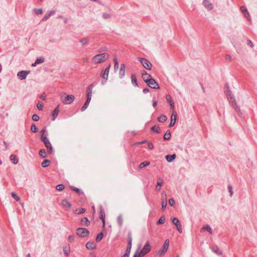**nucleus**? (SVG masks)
<instances>
[{
    "mask_svg": "<svg viewBox=\"0 0 257 257\" xmlns=\"http://www.w3.org/2000/svg\"><path fill=\"white\" fill-rule=\"evenodd\" d=\"M226 95L230 104H231L234 109L238 113V115H240L241 112L240 107L237 105L235 99L233 97V95L231 94V92L230 90H228L227 91Z\"/></svg>",
    "mask_w": 257,
    "mask_h": 257,
    "instance_id": "obj_1",
    "label": "nucleus"
},
{
    "mask_svg": "<svg viewBox=\"0 0 257 257\" xmlns=\"http://www.w3.org/2000/svg\"><path fill=\"white\" fill-rule=\"evenodd\" d=\"M93 87V85L92 84H91L89 85L86 89V94H87V99L83 105V106L81 107V111L85 110L88 107L89 102L91 99V96H92V89Z\"/></svg>",
    "mask_w": 257,
    "mask_h": 257,
    "instance_id": "obj_2",
    "label": "nucleus"
},
{
    "mask_svg": "<svg viewBox=\"0 0 257 257\" xmlns=\"http://www.w3.org/2000/svg\"><path fill=\"white\" fill-rule=\"evenodd\" d=\"M108 58V54L106 53L97 54L92 58L94 64H97L105 61Z\"/></svg>",
    "mask_w": 257,
    "mask_h": 257,
    "instance_id": "obj_3",
    "label": "nucleus"
},
{
    "mask_svg": "<svg viewBox=\"0 0 257 257\" xmlns=\"http://www.w3.org/2000/svg\"><path fill=\"white\" fill-rule=\"evenodd\" d=\"M41 141L44 143L45 147L47 148L48 153L52 154L53 152V147L47 137L42 136Z\"/></svg>",
    "mask_w": 257,
    "mask_h": 257,
    "instance_id": "obj_4",
    "label": "nucleus"
},
{
    "mask_svg": "<svg viewBox=\"0 0 257 257\" xmlns=\"http://www.w3.org/2000/svg\"><path fill=\"white\" fill-rule=\"evenodd\" d=\"M138 59L145 69L148 70L151 69L153 65L147 59L140 57L138 58Z\"/></svg>",
    "mask_w": 257,
    "mask_h": 257,
    "instance_id": "obj_5",
    "label": "nucleus"
},
{
    "mask_svg": "<svg viewBox=\"0 0 257 257\" xmlns=\"http://www.w3.org/2000/svg\"><path fill=\"white\" fill-rule=\"evenodd\" d=\"M110 66H111V65H110V64H109V65L108 66V67L105 69L104 71L101 72V76L103 79V80H102L101 82L102 84H104L106 82V80L108 79V73H109Z\"/></svg>",
    "mask_w": 257,
    "mask_h": 257,
    "instance_id": "obj_6",
    "label": "nucleus"
},
{
    "mask_svg": "<svg viewBox=\"0 0 257 257\" xmlns=\"http://www.w3.org/2000/svg\"><path fill=\"white\" fill-rule=\"evenodd\" d=\"M169 239H166L164 243L163 248H161L158 251V254L160 255H162L164 254L167 251V250L168 248V247H169Z\"/></svg>",
    "mask_w": 257,
    "mask_h": 257,
    "instance_id": "obj_7",
    "label": "nucleus"
},
{
    "mask_svg": "<svg viewBox=\"0 0 257 257\" xmlns=\"http://www.w3.org/2000/svg\"><path fill=\"white\" fill-rule=\"evenodd\" d=\"M148 86L153 89H159L160 86L158 83L156 81V80L152 78L147 83Z\"/></svg>",
    "mask_w": 257,
    "mask_h": 257,
    "instance_id": "obj_8",
    "label": "nucleus"
},
{
    "mask_svg": "<svg viewBox=\"0 0 257 257\" xmlns=\"http://www.w3.org/2000/svg\"><path fill=\"white\" fill-rule=\"evenodd\" d=\"M75 97L73 95H67L62 100L64 104H71L74 100Z\"/></svg>",
    "mask_w": 257,
    "mask_h": 257,
    "instance_id": "obj_9",
    "label": "nucleus"
},
{
    "mask_svg": "<svg viewBox=\"0 0 257 257\" xmlns=\"http://www.w3.org/2000/svg\"><path fill=\"white\" fill-rule=\"evenodd\" d=\"M177 117V113L174 112L171 117V122L169 125V127H171L174 126L176 123V119Z\"/></svg>",
    "mask_w": 257,
    "mask_h": 257,
    "instance_id": "obj_10",
    "label": "nucleus"
},
{
    "mask_svg": "<svg viewBox=\"0 0 257 257\" xmlns=\"http://www.w3.org/2000/svg\"><path fill=\"white\" fill-rule=\"evenodd\" d=\"M142 75L143 80L146 83L150 80V79H151L152 78L151 75L147 73L144 70L142 72Z\"/></svg>",
    "mask_w": 257,
    "mask_h": 257,
    "instance_id": "obj_11",
    "label": "nucleus"
},
{
    "mask_svg": "<svg viewBox=\"0 0 257 257\" xmlns=\"http://www.w3.org/2000/svg\"><path fill=\"white\" fill-rule=\"evenodd\" d=\"M29 72L26 71H21L18 73L17 76L21 80L25 79Z\"/></svg>",
    "mask_w": 257,
    "mask_h": 257,
    "instance_id": "obj_12",
    "label": "nucleus"
},
{
    "mask_svg": "<svg viewBox=\"0 0 257 257\" xmlns=\"http://www.w3.org/2000/svg\"><path fill=\"white\" fill-rule=\"evenodd\" d=\"M202 4L208 10H211L213 8L212 4L209 0H204Z\"/></svg>",
    "mask_w": 257,
    "mask_h": 257,
    "instance_id": "obj_13",
    "label": "nucleus"
},
{
    "mask_svg": "<svg viewBox=\"0 0 257 257\" xmlns=\"http://www.w3.org/2000/svg\"><path fill=\"white\" fill-rule=\"evenodd\" d=\"M151 250V246L150 243L149 241H148L145 244L144 246L143 247V249H142V251L145 253H147L149 252Z\"/></svg>",
    "mask_w": 257,
    "mask_h": 257,
    "instance_id": "obj_14",
    "label": "nucleus"
},
{
    "mask_svg": "<svg viewBox=\"0 0 257 257\" xmlns=\"http://www.w3.org/2000/svg\"><path fill=\"white\" fill-rule=\"evenodd\" d=\"M127 240H128V245L126 248L131 249L132 246V233L131 232H129L127 234Z\"/></svg>",
    "mask_w": 257,
    "mask_h": 257,
    "instance_id": "obj_15",
    "label": "nucleus"
},
{
    "mask_svg": "<svg viewBox=\"0 0 257 257\" xmlns=\"http://www.w3.org/2000/svg\"><path fill=\"white\" fill-rule=\"evenodd\" d=\"M206 231H208L210 234H213L212 229L209 225H206V226L202 227L200 230L201 232Z\"/></svg>",
    "mask_w": 257,
    "mask_h": 257,
    "instance_id": "obj_16",
    "label": "nucleus"
},
{
    "mask_svg": "<svg viewBox=\"0 0 257 257\" xmlns=\"http://www.w3.org/2000/svg\"><path fill=\"white\" fill-rule=\"evenodd\" d=\"M105 212L102 207L100 208V218L102 220L103 222V227H104L105 225Z\"/></svg>",
    "mask_w": 257,
    "mask_h": 257,
    "instance_id": "obj_17",
    "label": "nucleus"
},
{
    "mask_svg": "<svg viewBox=\"0 0 257 257\" xmlns=\"http://www.w3.org/2000/svg\"><path fill=\"white\" fill-rule=\"evenodd\" d=\"M56 13V11L52 10L50 11L48 13L45 14V15L44 16L43 18L42 19V21H45L53 15H54Z\"/></svg>",
    "mask_w": 257,
    "mask_h": 257,
    "instance_id": "obj_18",
    "label": "nucleus"
},
{
    "mask_svg": "<svg viewBox=\"0 0 257 257\" xmlns=\"http://www.w3.org/2000/svg\"><path fill=\"white\" fill-rule=\"evenodd\" d=\"M59 105H58L52 112V120H54L56 117L58 116L59 112Z\"/></svg>",
    "mask_w": 257,
    "mask_h": 257,
    "instance_id": "obj_19",
    "label": "nucleus"
},
{
    "mask_svg": "<svg viewBox=\"0 0 257 257\" xmlns=\"http://www.w3.org/2000/svg\"><path fill=\"white\" fill-rule=\"evenodd\" d=\"M96 247V244L94 242H88L86 244V247L88 249H93Z\"/></svg>",
    "mask_w": 257,
    "mask_h": 257,
    "instance_id": "obj_20",
    "label": "nucleus"
},
{
    "mask_svg": "<svg viewBox=\"0 0 257 257\" xmlns=\"http://www.w3.org/2000/svg\"><path fill=\"white\" fill-rule=\"evenodd\" d=\"M140 248L139 247L135 252L134 257H143L146 253L140 250Z\"/></svg>",
    "mask_w": 257,
    "mask_h": 257,
    "instance_id": "obj_21",
    "label": "nucleus"
},
{
    "mask_svg": "<svg viewBox=\"0 0 257 257\" xmlns=\"http://www.w3.org/2000/svg\"><path fill=\"white\" fill-rule=\"evenodd\" d=\"M212 251L218 255L222 254V251L219 249L217 246H214L212 247Z\"/></svg>",
    "mask_w": 257,
    "mask_h": 257,
    "instance_id": "obj_22",
    "label": "nucleus"
},
{
    "mask_svg": "<svg viewBox=\"0 0 257 257\" xmlns=\"http://www.w3.org/2000/svg\"><path fill=\"white\" fill-rule=\"evenodd\" d=\"M90 224V222L87 217H84L81 218V225H85L86 226H88Z\"/></svg>",
    "mask_w": 257,
    "mask_h": 257,
    "instance_id": "obj_23",
    "label": "nucleus"
},
{
    "mask_svg": "<svg viewBox=\"0 0 257 257\" xmlns=\"http://www.w3.org/2000/svg\"><path fill=\"white\" fill-rule=\"evenodd\" d=\"M62 205L66 209H69L71 207V204L68 202L67 200L66 199L62 200Z\"/></svg>",
    "mask_w": 257,
    "mask_h": 257,
    "instance_id": "obj_24",
    "label": "nucleus"
},
{
    "mask_svg": "<svg viewBox=\"0 0 257 257\" xmlns=\"http://www.w3.org/2000/svg\"><path fill=\"white\" fill-rule=\"evenodd\" d=\"M89 234V231L87 229L81 227V237H86Z\"/></svg>",
    "mask_w": 257,
    "mask_h": 257,
    "instance_id": "obj_25",
    "label": "nucleus"
},
{
    "mask_svg": "<svg viewBox=\"0 0 257 257\" xmlns=\"http://www.w3.org/2000/svg\"><path fill=\"white\" fill-rule=\"evenodd\" d=\"M176 156L175 154L167 155L166 156V159L168 162H171L175 159Z\"/></svg>",
    "mask_w": 257,
    "mask_h": 257,
    "instance_id": "obj_26",
    "label": "nucleus"
},
{
    "mask_svg": "<svg viewBox=\"0 0 257 257\" xmlns=\"http://www.w3.org/2000/svg\"><path fill=\"white\" fill-rule=\"evenodd\" d=\"M10 160L13 162L14 164H17L19 162L18 158L15 155H12L10 156Z\"/></svg>",
    "mask_w": 257,
    "mask_h": 257,
    "instance_id": "obj_27",
    "label": "nucleus"
},
{
    "mask_svg": "<svg viewBox=\"0 0 257 257\" xmlns=\"http://www.w3.org/2000/svg\"><path fill=\"white\" fill-rule=\"evenodd\" d=\"M166 98H167V100L168 101V102H169L170 103V105L171 106V108L172 109H174V103L172 101V99L171 98V97L169 95H167V96H166Z\"/></svg>",
    "mask_w": 257,
    "mask_h": 257,
    "instance_id": "obj_28",
    "label": "nucleus"
},
{
    "mask_svg": "<svg viewBox=\"0 0 257 257\" xmlns=\"http://www.w3.org/2000/svg\"><path fill=\"white\" fill-rule=\"evenodd\" d=\"M132 83L134 86H138L137 79L135 74H132L131 76Z\"/></svg>",
    "mask_w": 257,
    "mask_h": 257,
    "instance_id": "obj_29",
    "label": "nucleus"
},
{
    "mask_svg": "<svg viewBox=\"0 0 257 257\" xmlns=\"http://www.w3.org/2000/svg\"><path fill=\"white\" fill-rule=\"evenodd\" d=\"M171 132H170V130H168L165 134L163 138H164V140H168L171 138Z\"/></svg>",
    "mask_w": 257,
    "mask_h": 257,
    "instance_id": "obj_30",
    "label": "nucleus"
},
{
    "mask_svg": "<svg viewBox=\"0 0 257 257\" xmlns=\"http://www.w3.org/2000/svg\"><path fill=\"white\" fill-rule=\"evenodd\" d=\"M117 222L118 224L119 225V227H121L123 224V218L122 217V215L120 214L119 215L117 218Z\"/></svg>",
    "mask_w": 257,
    "mask_h": 257,
    "instance_id": "obj_31",
    "label": "nucleus"
},
{
    "mask_svg": "<svg viewBox=\"0 0 257 257\" xmlns=\"http://www.w3.org/2000/svg\"><path fill=\"white\" fill-rule=\"evenodd\" d=\"M63 251L64 254L67 256L69 255L70 251V248L69 246L63 247Z\"/></svg>",
    "mask_w": 257,
    "mask_h": 257,
    "instance_id": "obj_32",
    "label": "nucleus"
},
{
    "mask_svg": "<svg viewBox=\"0 0 257 257\" xmlns=\"http://www.w3.org/2000/svg\"><path fill=\"white\" fill-rule=\"evenodd\" d=\"M158 120L160 122H164L167 119L166 116L164 115H161L158 118Z\"/></svg>",
    "mask_w": 257,
    "mask_h": 257,
    "instance_id": "obj_33",
    "label": "nucleus"
},
{
    "mask_svg": "<svg viewBox=\"0 0 257 257\" xmlns=\"http://www.w3.org/2000/svg\"><path fill=\"white\" fill-rule=\"evenodd\" d=\"M150 163L149 161H144L140 164V165H139V168L142 169L146 166H148V165H150Z\"/></svg>",
    "mask_w": 257,
    "mask_h": 257,
    "instance_id": "obj_34",
    "label": "nucleus"
},
{
    "mask_svg": "<svg viewBox=\"0 0 257 257\" xmlns=\"http://www.w3.org/2000/svg\"><path fill=\"white\" fill-rule=\"evenodd\" d=\"M50 164V161L49 160H45L42 163L41 165L43 167L45 168L48 167Z\"/></svg>",
    "mask_w": 257,
    "mask_h": 257,
    "instance_id": "obj_35",
    "label": "nucleus"
},
{
    "mask_svg": "<svg viewBox=\"0 0 257 257\" xmlns=\"http://www.w3.org/2000/svg\"><path fill=\"white\" fill-rule=\"evenodd\" d=\"M172 223L174 225H175L176 226H178V225L181 224L180 220L177 218H176V217H174L172 219Z\"/></svg>",
    "mask_w": 257,
    "mask_h": 257,
    "instance_id": "obj_36",
    "label": "nucleus"
},
{
    "mask_svg": "<svg viewBox=\"0 0 257 257\" xmlns=\"http://www.w3.org/2000/svg\"><path fill=\"white\" fill-rule=\"evenodd\" d=\"M151 130L153 132H156V133H158V134H160L161 133V132H160V131L159 130V126L156 125H155L154 126H153L151 128Z\"/></svg>",
    "mask_w": 257,
    "mask_h": 257,
    "instance_id": "obj_37",
    "label": "nucleus"
},
{
    "mask_svg": "<svg viewBox=\"0 0 257 257\" xmlns=\"http://www.w3.org/2000/svg\"><path fill=\"white\" fill-rule=\"evenodd\" d=\"M114 62V70H116L118 69L119 64L117 60V58L115 56L113 58Z\"/></svg>",
    "mask_w": 257,
    "mask_h": 257,
    "instance_id": "obj_38",
    "label": "nucleus"
},
{
    "mask_svg": "<svg viewBox=\"0 0 257 257\" xmlns=\"http://www.w3.org/2000/svg\"><path fill=\"white\" fill-rule=\"evenodd\" d=\"M103 237V232H100L96 236V241L97 242L100 241L102 239Z\"/></svg>",
    "mask_w": 257,
    "mask_h": 257,
    "instance_id": "obj_39",
    "label": "nucleus"
},
{
    "mask_svg": "<svg viewBox=\"0 0 257 257\" xmlns=\"http://www.w3.org/2000/svg\"><path fill=\"white\" fill-rule=\"evenodd\" d=\"M44 61H45V58L43 56L38 57L36 60V61L37 63H38V64L42 63L44 62Z\"/></svg>",
    "mask_w": 257,
    "mask_h": 257,
    "instance_id": "obj_40",
    "label": "nucleus"
},
{
    "mask_svg": "<svg viewBox=\"0 0 257 257\" xmlns=\"http://www.w3.org/2000/svg\"><path fill=\"white\" fill-rule=\"evenodd\" d=\"M31 130L33 133H36L38 132V129L34 123H33L31 126Z\"/></svg>",
    "mask_w": 257,
    "mask_h": 257,
    "instance_id": "obj_41",
    "label": "nucleus"
},
{
    "mask_svg": "<svg viewBox=\"0 0 257 257\" xmlns=\"http://www.w3.org/2000/svg\"><path fill=\"white\" fill-rule=\"evenodd\" d=\"M46 151L44 149H42L41 150H40L39 151V155L42 156L43 158H45L47 157L46 156Z\"/></svg>",
    "mask_w": 257,
    "mask_h": 257,
    "instance_id": "obj_42",
    "label": "nucleus"
},
{
    "mask_svg": "<svg viewBox=\"0 0 257 257\" xmlns=\"http://www.w3.org/2000/svg\"><path fill=\"white\" fill-rule=\"evenodd\" d=\"M165 221V218L164 217L162 216L157 222V224H163Z\"/></svg>",
    "mask_w": 257,
    "mask_h": 257,
    "instance_id": "obj_43",
    "label": "nucleus"
},
{
    "mask_svg": "<svg viewBox=\"0 0 257 257\" xmlns=\"http://www.w3.org/2000/svg\"><path fill=\"white\" fill-rule=\"evenodd\" d=\"M89 40V38L88 37H85L83 38V39H81V44L82 45H86L88 43Z\"/></svg>",
    "mask_w": 257,
    "mask_h": 257,
    "instance_id": "obj_44",
    "label": "nucleus"
},
{
    "mask_svg": "<svg viewBox=\"0 0 257 257\" xmlns=\"http://www.w3.org/2000/svg\"><path fill=\"white\" fill-rule=\"evenodd\" d=\"M56 188L58 191H62L64 189L65 186L63 184H59L56 186Z\"/></svg>",
    "mask_w": 257,
    "mask_h": 257,
    "instance_id": "obj_45",
    "label": "nucleus"
},
{
    "mask_svg": "<svg viewBox=\"0 0 257 257\" xmlns=\"http://www.w3.org/2000/svg\"><path fill=\"white\" fill-rule=\"evenodd\" d=\"M12 196L17 201H18L20 200V197L18 196L15 192L12 193Z\"/></svg>",
    "mask_w": 257,
    "mask_h": 257,
    "instance_id": "obj_46",
    "label": "nucleus"
},
{
    "mask_svg": "<svg viewBox=\"0 0 257 257\" xmlns=\"http://www.w3.org/2000/svg\"><path fill=\"white\" fill-rule=\"evenodd\" d=\"M34 12L36 15H40L43 13V11L41 9H34Z\"/></svg>",
    "mask_w": 257,
    "mask_h": 257,
    "instance_id": "obj_47",
    "label": "nucleus"
},
{
    "mask_svg": "<svg viewBox=\"0 0 257 257\" xmlns=\"http://www.w3.org/2000/svg\"><path fill=\"white\" fill-rule=\"evenodd\" d=\"M228 191L230 193V196H232L233 194V191L232 187L231 185H229L228 186Z\"/></svg>",
    "mask_w": 257,
    "mask_h": 257,
    "instance_id": "obj_48",
    "label": "nucleus"
},
{
    "mask_svg": "<svg viewBox=\"0 0 257 257\" xmlns=\"http://www.w3.org/2000/svg\"><path fill=\"white\" fill-rule=\"evenodd\" d=\"M39 116L36 114H34L32 116V119L34 121H38L39 120Z\"/></svg>",
    "mask_w": 257,
    "mask_h": 257,
    "instance_id": "obj_49",
    "label": "nucleus"
},
{
    "mask_svg": "<svg viewBox=\"0 0 257 257\" xmlns=\"http://www.w3.org/2000/svg\"><path fill=\"white\" fill-rule=\"evenodd\" d=\"M70 187L72 190L75 191L78 194L80 193V190L79 188L72 186H71Z\"/></svg>",
    "mask_w": 257,
    "mask_h": 257,
    "instance_id": "obj_50",
    "label": "nucleus"
},
{
    "mask_svg": "<svg viewBox=\"0 0 257 257\" xmlns=\"http://www.w3.org/2000/svg\"><path fill=\"white\" fill-rule=\"evenodd\" d=\"M37 107L39 110H42L43 109V105L40 101L37 103Z\"/></svg>",
    "mask_w": 257,
    "mask_h": 257,
    "instance_id": "obj_51",
    "label": "nucleus"
},
{
    "mask_svg": "<svg viewBox=\"0 0 257 257\" xmlns=\"http://www.w3.org/2000/svg\"><path fill=\"white\" fill-rule=\"evenodd\" d=\"M167 201L166 200L162 201V209L163 210H165L166 207L167 206Z\"/></svg>",
    "mask_w": 257,
    "mask_h": 257,
    "instance_id": "obj_52",
    "label": "nucleus"
},
{
    "mask_svg": "<svg viewBox=\"0 0 257 257\" xmlns=\"http://www.w3.org/2000/svg\"><path fill=\"white\" fill-rule=\"evenodd\" d=\"M169 204L171 206H173L175 204V201L173 198H170L169 199Z\"/></svg>",
    "mask_w": 257,
    "mask_h": 257,
    "instance_id": "obj_53",
    "label": "nucleus"
},
{
    "mask_svg": "<svg viewBox=\"0 0 257 257\" xmlns=\"http://www.w3.org/2000/svg\"><path fill=\"white\" fill-rule=\"evenodd\" d=\"M102 17L104 19H107L110 18V15L108 13H103L102 14Z\"/></svg>",
    "mask_w": 257,
    "mask_h": 257,
    "instance_id": "obj_54",
    "label": "nucleus"
},
{
    "mask_svg": "<svg viewBox=\"0 0 257 257\" xmlns=\"http://www.w3.org/2000/svg\"><path fill=\"white\" fill-rule=\"evenodd\" d=\"M119 77L122 78L125 75V71L119 70Z\"/></svg>",
    "mask_w": 257,
    "mask_h": 257,
    "instance_id": "obj_55",
    "label": "nucleus"
},
{
    "mask_svg": "<svg viewBox=\"0 0 257 257\" xmlns=\"http://www.w3.org/2000/svg\"><path fill=\"white\" fill-rule=\"evenodd\" d=\"M246 44L248 46H250L251 48H253L254 45L253 44V43L251 42V40H248L247 41H246Z\"/></svg>",
    "mask_w": 257,
    "mask_h": 257,
    "instance_id": "obj_56",
    "label": "nucleus"
},
{
    "mask_svg": "<svg viewBox=\"0 0 257 257\" xmlns=\"http://www.w3.org/2000/svg\"><path fill=\"white\" fill-rule=\"evenodd\" d=\"M240 9L241 11L242 12V13L243 14H244L245 13H246L247 12H248L247 10H246V8L243 6L240 7Z\"/></svg>",
    "mask_w": 257,
    "mask_h": 257,
    "instance_id": "obj_57",
    "label": "nucleus"
},
{
    "mask_svg": "<svg viewBox=\"0 0 257 257\" xmlns=\"http://www.w3.org/2000/svg\"><path fill=\"white\" fill-rule=\"evenodd\" d=\"M68 241L72 242L74 240V236L73 235H69L68 237Z\"/></svg>",
    "mask_w": 257,
    "mask_h": 257,
    "instance_id": "obj_58",
    "label": "nucleus"
},
{
    "mask_svg": "<svg viewBox=\"0 0 257 257\" xmlns=\"http://www.w3.org/2000/svg\"><path fill=\"white\" fill-rule=\"evenodd\" d=\"M244 15L245 17V18L247 19L248 21L250 20V15L248 12H247L246 13H245Z\"/></svg>",
    "mask_w": 257,
    "mask_h": 257,
    "instance_id": "obj_59",
    "label": "nucleus"
},
{
    "mask_svg": "<svg viewBox=\"0 0 257 257\" xmlns=\"http://www.w3.org/2000/svg\"><path fill=\"white\" fill-rule=\"evenodd\" d=\"M46 126H45L42 128V130L41 131V137L44 136V134L46 133Z\"/></svg>",
    "mask_w": 257,
    "mask_h": 257,
    "instance_id": "obj_60",
    "label": "nucleus"
},
{
    "mask_svg": "<svg viewBox=\"0 0 257 257\" xmlns=\"http://www.w3.org/2000/svg\"><path fill=\"white\" fill-rule=\"evenodd\" d=\"M225 59L226 61H230L231 60V56L230 55L227 54L225 56Z\"/></svg>",
    "mask_w": 257,
    "mask_h": 257,
    "instance_id": "obj_61",
    "label": "nucleus"
},
{
    "mask_svg": "<svg viewBox=\"0 0 257 257\" xmlns=\"http://www.w3.org/2000/svg\"><path fill=\"white\" fill-rule=\"evenodd\" d=\"M177 227V230L178 231L180 232V233H182V226H181V224L176 226Z\"/></svg>",
    "mask_w": 257,
    "mask_h": 257,
    "instance_id": "obj_62",
    "label": "nucleus"
},
{
    "mask_svg": "<svg viewBox=\"0 0 257 257\" xmlns=\"http://www.w3.org/2000/svg\"><path fill=\"white\" fill-rule=\"evenodd\" d=\"M162 179L160 178H159V179H158V181H157V185H158V186H160V187H161V185H162Z\"/></svg>",
    "mask_w": 257,
    "mask_h": 257,
    "instance_id": "obj_63",
    "label": "nucleus"
},
{
    "mask_svg": "<svg viewBox=\"0 0 257 257\" xmlns=\"http://www.w3.org/2000/svg\"><path fill=\"white\" fill-rule=\"evenodd\" d=\"M148 147L150 149H153L154 148V145L153 143L149 142L148 143Z\"/></svg>",
    "mask_w": 257,
    "mask_h": 257,
    "instance_id": "obj_64",
    "label": "nucleus"
}]
</instances>
